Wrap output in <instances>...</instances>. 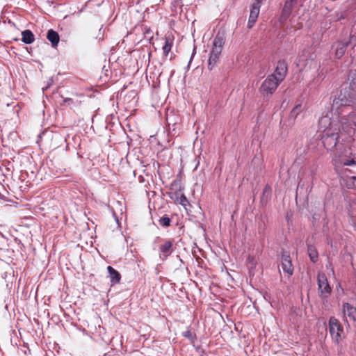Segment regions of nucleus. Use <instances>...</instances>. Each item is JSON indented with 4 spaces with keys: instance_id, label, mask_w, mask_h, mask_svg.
I'll return each mask as SVG.
<instances>
[{
    "instance_id": "nucleus-1",
    "label": "nucleus",
    "mask_w": 356,
    "mask_h": 356,
    "mask_svg": "<svg viewBox=\"0 0 356 356\" xmlns=\"http://www.w3.org/2000/svg\"><path fill=\"white\" fill-rule=\"evenodd\" d=\"M354 106L356 108V99L353 102ZM346 100L345 96L340 93L338 97H334L332 101V110L330 113L323 116L318 122L319 129L324 133L323 138H332L334 140V145H336L338 138V131L341 127L342 130L348 135H351L354 132L353 125L356 127V111L344 115L339 120L337 113H333L334 109L337 111L340 106H344L346 110L348 108L346 106Z\"/></svg>"
},
{
    "instance_id": "nucleus-2",
    "label": "nucleus",
    "mask_w": 356,
    "mask_h": 356,
    "mask_svg": "<svg viewBox=\"0 0 356 356\" xmlns=\"http://www.w3.org/2000/svg\"><path fill=\"white\" fill-rule=\"evenodd\" d=\"M225 44L223 37L218 34L213 40L212 48L208 60V67L212 70L218 63Z\"/></svg>"
},
{
    "instance_id": "nucleus-3",
    "label": "nucleus",
    "mask_w": 356,
    "mask_h": 356,
    "mask_svg": "<svg viewBox=\"0 0 356 356\" xmlns=\"http://www.w3.org/2000/svg\"><path fill=\"white\" fill-rule=\"evenodd\" d=\"M329 332L332 341L339 344L345 338L344 331L340 322L335 318L332 317L329 320Z\"/></svg>"
},
{
    "instance_id": "nucleus-4",
    "label": "nucleus",
    "mask_w": 356,
    "mask_h": 356,
    "mask_svg": "<svg viewBox=\"0 0 356 356\" xmlns=\"http://www.w3.org/2000/svg\"><path fill=\"white\" fill-rule=\"evenodd\" d=\"M279 84L280 82L274 75H269L262 83L259 91L264 96H267L273 93Z\"/></svg>"
},
{
    "instance_id": "nucleus-5",
    "label": "nucleus",
    "mask_w": 356,
    "mask_h": 356,
    "mask_svg": "<svg viewBox=\"0 0 356 356\" xmlns=\"http://www.w3.org/2000/svg\"><path fill=\"white\" fill-rule=\"evenodd\" d=\"M317 281L321 296L322 298H327L331 292V287L328 284L325 275L323 273L318 274Z\"/></svg>"
},
{
    "instance_id": "nucleus-6",
    "label": "nucleus",
    "mask_w": 356,
    "mask_h": 356,
    "mask_svg": "<svg viewBox=\"0 0 356 356\" xmlns=\"http://www.w3.org/2000/svg\"><path fill=\"white\" fill-rule=\"evenodd\" d=\"M260 7H261V1L260 0H255L254 2L251 6L250 8V13L249 16V19L248 22V28H252L259 16V11H260Z\"/></svg>"
},
{
    "instance_id": "nucleus-7",
    "label": "nucleus",
    "mask_w": 356,
    "mask_h": 356,
    "mask_svg": "<svg viewBox=\"0 0 356 356\" xmlns=\"http://www.w3.org/2000/svg\"><path fill=\"white\" fill-rule=\"evenodd\" d=\"M343 312L345 320L348 321H356V308L348 303L343 305Z\"/></svg>"
},
{
    "instance_id": "nucleus-8",
    "label": "nucleus",
    "mask_w": 356,
    "mask_h": 356,
    "mask_svg": "<svg viewBox=\"0 0 356 356\" xmlns=\"http://www.w3.org/2000/svg\"><path fill=\"white\" fill-rule=\"evenodd\" d=\"M286 71L287 67L285 63L280 62L277 65L274 74H273L272 75H274L276 78V80H277L280 83L284 80L286 74Z\"/></svg>"
},
{
    "instance_id": "nucleus-9",
    "label": "nucleus",
    "mask_w": 356,
    "mask_h": 356,
    "mask_svg": "<svg viewBox=\"0 0 356 356\" xmlns=\"http://www.w3.org/2000/svg\"><path fill=\"white\" fill-rule=\"evenodd\" d=\"M282 266L284 271L291 275L293 273V268L289 256H283L282 258Z\"/></svg>"
},
{
    "instance_id": "nucleus-10",
    "label": "nucleus",
    "mask_w": 356,
    "mask_h": 356,
    "mask_svg": "<svg viewBox=\"0 0 356 356\" xmlns=\"http://www.w3.org/2000/svg\"><path fill=\"white\" fill-rule=\"evenodd\" d=\"M107 270L109 273V278L111 283L113 284L119 283L121 279V275L119 272L115 270L113 267L110 266L107 267Z\"/></svg>"
},
{
    "instance_id": "nucleus-11",
    "label": "nucleus",
    "mask_w": 356,
    "mask_h": 356,
    "mask_svg": "<svg viewBox=\"0 0 356 356\" xmlns=\"http://www.w3.org/2000/svg\"><path fill=\"white\" fill-rule=\"evenodd\" d=\"M346 44L344 42H339L334 44L333 48L335 51V56L340 58L345 53Z\"/></svg>"
},
{
    "instance_id": "nucleus-12",
    "label": "nucleus",
    "mask_w": 356,
    "mask_h": 356,
    "mask_svg": "<svg viewBox=\"0 0 356 356\" xmlns=\"http://www.w3.org/2000/svg\"><path fill=\"white\" fill-rule=\"evenodd\" d=\"M22 40L25 44H31L35 40V37L30 30H25L22 32Z\"/></svg>"
},
{
    "instance_id": "nucleus-13",
    "label": "nucleus",
    "mask_w": 356,
    "mask_h": 356,
    "mask_svg": "<svg viewBox=\"0 0 356 356\" xmlns=\"http://www.w3.org/2000/svg\"><path fill=\"white\" fill-rule=\"evenodd\" d=\"M47 39L51 42L52 46L56 47L57 46L58 42H59V36L58 34L53 31L49 30L47 33Z\"/></svg>"
},
{
    "instance_id": "nucleus-14",
    "label": "nucleus",
    "mask_w": 356,
    "mask_h": 356,
    "mask_svg": "<svg viewBox=\"0 0 356 356\" xmlns=\"http://www.w3.org/2000/svg\"><path fill=\"white\" fill-rule=\"evenodd\" d=\"M173 44V39L170 36L165 38V43L163 47V51L164 56H167L168 53L170 51Z\"/></svg>"
},
{
    "instance_id": "nucleus-15",
    "label": "nucleus",
    "mask_w": 356,
    "mask_h": 356,
    "mask_svg": "<svg viewBox=\"0 0 356 356\" xmlns=\"http://www.w3.org/2000/svg\"><path fill=\"white\" fill-rule=\"evenodd\" d=\"M172 243L170 241H165L163 245H161L160 250L165 258L167 257L171 252Z\"/></svg>"
},
{
    "instance_id": "nucleus-16",
    "label": "nucleus",
    "mask_w": 356,
    "mask_h": 356,
    "mask_svg": "<svg viewBox=\"0 0 356 356\" xmlns=\"http://www.w3.org/2000/svg\"><path fill=\"white\" fill-rule=\"evenodd\" d=\"M296 0H289V2L286 3L284 8L283 9V14L285 15L284 19H286V17L289 15V14L291 13V5L293 3H294L296 2Z\"/></svg>"
},
{
    "instance_id": "nucleus-17",
    "label": "nucleus",
    "mask_w": 356,
    "mask_h": 356,
    "mask_svg": "<svg viewBox=\"0 0 356 356\" xmlns=\"http://www.w3.org/2000/svg\"><path fill=\"white\" fill-rule=\"evenodd\" d=\"M308 254H309V256L311 260L312 261H314V262L316 261V259L318 257V254H317L316 250L314 248L309 247V248H308Z\"/></svg>"
},
{
    "instance_id": "nucleus-18",
    "label": "nucleus",
    "mask_w": 356,
    "mask_h": 356,
    "mask_svg": "<svg viewBox=\"0 0 356 356\" xmlns=\"http://www.w3.org/2000/svg\"><path fill=\"white\" fill-rule=\"evenodd\" d=\"M346 185L349 188H356V177H351L347 179Z\"/></svg>"
},
{
    "instance_id": "nucleus-19",
    "label": "nucleus",
    "mask_w": 356,
    "mask_h": 356,
    "mask_svg": "<svg viewBox=\"0 0 356 356\" xmlns=\"http://www.w3.org/2000/svg\"><path fill=\"white\" fill-rule=\"evenodd\" d=\"M302 111L301 104L296 105L291 111V115L296 118Z\"/></svg>"
},
{
    "instance_id": "nucleus-20",
    "label": "nucleus",
    "mask_w": 356,
    "mask_h": 356,
    "mask_svg": "<svg viewBox=\"0 0 356 356\" xmlns=\"http://www.w3.org/2000/svg\"><path fill=\"white\" fill-rule=\"evenodd\" d=\"M160 225L168 227L170 225V220L168 217H163L159 220Z\"/></svg>"
},
{
    "instance_id": "nucleus-21",
    "label": "nucleus",
    "mask_w": 356,
    "mask_h": 356,
    "mask_svg": "<svg viewBox=\"0 0 356 356\" xmlns=\"http://www.w3.org/2000/svg\"><path fill=\"white\" fill-rule=\"evenodd\" d=\"M344 165H354L356 164V161L355 159H351L346 161L343 163Z\"/></svg>"
},
{
    "instance_id": "nucleus-22",
    "label": "nucleus",
    "mask_w": 356,
    "mask_h": 356,
    "mask_svg": "<svg viewBox=\"0 0 356 356\" xmlns=\"http://www.w3.org/2000/svg\"><path fill=\"white\" fill-rule=\"evenodd\" d=\"M187 202L186 198L185 197V196H184V195H182V196L181 197V198H180V203H181V204L184 205V204H185V202Z\"/></svg>"
},
{
    "instance_id": "nucleus-23",
    "label": "nucleus",
    "mask_w": 356,
    "mask_h": 356,
    "mask_svg": "<svg viewBox=\"0 0 356 356\" xmlns=\"http://www.w3.org/2000/svg\"><path fill=\"white\" fill-rule=\"evenodd\" d=\"M184 336L186 337H191V332L189 331H186L185 332L183 333Z\"/></svg>"
},
{
    "instance_id": "nucleus-24",
    "label": "nucleus",
    "mask_w": 356,
    "mask_h": 356,
    "mask_svg": "<svg viewBox=\"0 0 356 356\" xmlns=\"http://www.w3.org/2000/svg\"><path fill=\"white\" fill-rule=\"evenodd\" d=\"M248 260H249L250 261H252V258H251L250 257H248Z\"/></svg>"
}]
</instances>
